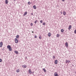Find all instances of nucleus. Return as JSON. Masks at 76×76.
<instances>
[{
  "mask_svg": "<svg viewBox=\"0 0 76 76\" xmlns=\"http://www.w3.org/2000/svg\"><path fill=\"white\" fill-rule=\"evenodd\" d=\"M7 48L9 49V51H12V48L10 47V45H8L7 46Z\"/></svg>",
  "mask_w": 76,
  "mask_h": 76,
  "instance_id": "obj_1",
  "label": "nucleus"
},
{
  "mask_svg": "<svg viewBox=\"0 0 76 76\" xmlns=\"http://www.w3.org/2000/svg\"><path fill=\"white\" fill-rule=\"evenodd\" d=\"M15 43H18V40L16 38L15 39Z\"/></svg>",
  "mask_w": 76,
  "mask_h": 76,
  "instance_id": "obj_2",
  "label": "nucleus"
},
{
  "mask_svg": "<svg viewBox=\"0 0 76 76\" xmlns=\"http://www.w3.org/2000/svg\"><path fill=\"white\" fill-rule=\"evenodd\" d=\"M48 37H51V33L49 32V33H48Z\"/></svg>",
  "mask_w": 76,
  "mask_h": 76,
  "instance_id": "obj_3",
  "label": "nucleus"
},
{
  "mask_svg": "<svg viewBox=\"0 0 76 76\" xmlns=\"http://www.w3.org/2000/svg\"><path fill=\"white\" fill-rule=\"evenodd\" d=\"M3 46V42H1L0 43V47H2Z\"/></svg>",
  "mask_w": 76,
  "mask_h": 76,
  "instance_id": "obj_4",
  "label": "nucleus"
},
{
  "mask_svg": "<svg viewBox=\"0 0 76 76\" xmlns=\"http://www.w3.org/2000/svg\"><path fill=\"white\" fill-rule=\"evenodd\" d=\"M22 67H23V68H26L27 67V66H26V65H23L22 66Z\"/></svg>",
  "mask_w": 76,
  "mask_h": 76,
  "instance_id": "obj_5",
  "label": "nucleus"
},
{
  "mask_svg": "<svg viewBox=\"0 0 76 76\" xmlns=\"http://www.w3.org/2000/svg\"><path fill=\"white\" fill-rule=\"evenodd\" d=\"M57 63H58V61H57V60H56L55 61V64H57Z\"/></svg>",
  "mask_w": 76,
  "mask_h": 76,
  "instance_id": "obj_6",
  "label": "nucleus"
},
{
  "mask_svg": "<svg viewBox=\"0 0 76 76\" xmlns=\"http://www.w3.org/2000/svg\"><path fill=\"white\" fill-rule=\"evenodd\" d=\"M28 72L29 73H30V74L32 73V71H31V69H29L28 70Z\"/></svg>",
  "mask_w": 76,
  "mask_h": 76,
  "instance_id": "obj_7",
  "label": "nucleus"
},
{
  "mask_svg": "<svg viewBox=\"0 0 76 76\" xmlns=\"http://www.w3.org/2000/svg\"><path fill=\"white\" fill-rule=\"evenodd\" d=\"M65 45L66 47H68V43H67V42H66L65 43Z\"/></svg>",
  "mask_w": 76,
  "mask_h": 76,
  "instance_id": "obj_8",
  "label": "nucleus"
},
{
  "mask_svg": "<svg viewBox=\"0 0 76 76\" xmlns=\"http://www.w3.org/2000/svg\"><path fill=\"white\" fill-rule=\"evenodd\" d=\"M72 28V26L71 25H70L69 26V28H68V29L69 30H70V29H71Z\"/></svg>",
  "mask_w": 76,
  "mask_h": 76,
  "instance_id": "obj_9",
  "label": "nucleus"
},
{
  "mask_svg": "<svg viewBox=\"0 0 76 76\" xmlns=\"http://www.w3.org/2000/svg\"><path fill=\"white\" fill-rule=\"evenodd\" d=\"M63 14L64 15V16L66 15V12L65 11H64L63 12Z\"/></svg>",
  "mask_w": 76,
  "mask_h": 76,
  "instance_id": "obj_10",
  "label": "nucleus"
},
{
  "mask_svg": "<svg viewBox=\"0 0 76 76\" xmlns=\"http://www.w3.org/2000/svg\"><path fill=\"white\" fill-rule=\"evenodd\" d=\"M66 63H70V61L66 60Z\"/></svg>",
  "mask_w": 76,
  "mask_h": 76,
  "instance_id": "obj_11",
  "label": "nucleus"
},
{
  "mask_svg": "<svg viewBox=\"0 0 76 76\" xmlns=\"http://www.w3.org/2000/svg\"><path fill=\"white\" fill-rule=\"evenodd\" d=\"M33 8L34 9H37V7H36V5H34L33 6Z\"/></svg>",
  "mask_w": 76,
  "mask_h": 76,
  "instance_id": "obj_12",
  "label": "nucleus"
},
{
  "mask_svg": "<svg viewBox=\"0 0 76 76\" xmlns=\"http://www.w3.org/2000/svg\"><path fill=\"white\" fill-rule=\"evenodd\" d=\"M16 72L17 73H19V72H20V70L19 69H18L16 70Z\"/></svg>",
  "mask_w": 76,
  "mask_h": 76,
  "instance_id": "obj_13",
  "label": "nucleus"
},
{
  "mask_svg": "<svg viewBox=\"0 0 76 76\" xmlns=\"http://www.w3.org/2000/svg\"><path fill=\"white\" fill-rule=\"evenodd\" d=\"M5 2L6 4H8V2L7 0H5Z\"/></svg>",
  "mask_w": 76,
  "mask_h": 76,
  "instance_id": "obj_14",
  "label": "nucleus"
},
{
  "mask_svg": "<svg viewBox=\"0 0 76 76\" xmlns=\"http://www.w3.org/2000/svg\"><path fill=\"white\" fill-rule=\"evenodd\" d=\"M27 14V12H25L23 14V16H25Z\"/></svg>",
  "mask_w": 76,
  "mask_h": 76,
  "instance_id": "obj_15",
  "label": "nucleus"
},
{
  "mask_svg": "<svg viewBox=\"0 0 76 76\" xmlns=\"http://www.w3.org/2000/svg\"><path fill=\"white\" fill-rule=\"evenodd\" d=\"M16 39L17 38V39H18L19 38V35H17L16 36Z\"/></svg>",
  "mask_w": 76,
  "mask_h": 76,
  "instance_id": "obj_16",
  "label": "nucleus"
},
{
  "mask_svg": "<svg viewBox=\"0 0 76 76\" xmlns=\"http://www.w3.org/2000/svg\"><path fill=\"white\" fill-rule=\"evenodd\" d=\"M56 37H57L58 38H59V37H60V35H59V34H58L57 35H56Z\"/></svg>",
  "mask_w": 76,
  "mask_h": 76,
  "instance_id": "obj_17",
  "label": "nucleus"
},
{
  "mask_svg": "<svg viewBox=\"0 0 76 76\" xmlns=\"http://www.w3.org/2000/svg\"><path fill=\"white\" fill-rule=\"evenodd\" d=\"M15 54H18V51H15Z\"/></svg>",
  "mask_w": 76,
  "mask_h": 76,
  "instance_id": "obj_18",
  "label": "nucleus"
},
{
  "mask_svg": "<svg viewBox=\"0 0 76 76\" xmlns=\"http://www.w3.org/2000/svg\"><path fill=\"white\" fill-rule=\"evenodd\" d=\"M61 32H64V30L63 29H62L61 30Z\"/></svg>",
  "mask_w": 76,
  "mask_h": 76,
  "instance_id": "obj_19",
  "label": "nucleus"
},
{
  "mask_svg": "<svg viewBox=\"0 0 76 76\" xmlns=\"http://www.w3.org/2000/svg\"><path fill=\"white\" fill-rule=\"evenodd\" d=\"M43 70H44V72H46V70H45V68H43Z\"/></svg>",
  "mask_w": 76,
  "mask_h": 76,
  "instance_id": "obj_20",
  "label": "nucleus"
},
{
  "mask_svg": "<svg viewBox=\"0 0 76 76\" xmlns=\"http://www.w3.org/2000/svg\"><path fill=\"white\" fill-rule=\"evenodd\" d=\"M42 25H46L45 23L44 22V23H42Z\"/></svg>",
  "mask_w": 76,
  "mask_h": 76,
  "instance_id": "obj_21",
  "label": "nucleus"
},
{
  "mask_svg": "<svg viewBox=\"0 0 76 76\" xmlns=\"http://www.w3.org/2000/svg\"><path fill=\"white\" fill-rule=\"evenodd\" d=\"M37 22H38V20H37L34 22V23H37Z\"/></svg>",
  "mask_w": 76,
  "mask_h": 76,
  "instance_id": "obj_22",
  "label": "nucleus"
},
{
  "mask_svg": "<svg viewBox=\"0 0 76 76\" xmlns=\"http://www.w3.org/2000/svg\"><path fill=\"white\" fill-rule=\"evenodd\" d=\"M42 22H43V21H42V20H41L40 21V23H42Z\"/></svg>",
  "mask_w": 76,
  "mask_h": 76,
  "instance_id": "obj_23",
  "label": "nucleus"
},
{
  "mask_svg": "<svg viewBox=\"0 0 76 76\" xmlns=\"http://www.w3.org/2000/svg\"><path fill=\"white\" fill-rule=\"evenodd\" d=\"M37 35L34 36V38H37Z\"/></svg>",
  "mask_w": 76,
  "mask_h": 76,
  "instance_id": "obj_24",
  "label": "nucleus"
},
{
  "mask_svg": "<svg viewBox=\"0 0 76 76\" xmlns=\"http://www.w3.org/2000/svg\"><path fill=\"white\" fill-rule=\"evenodd\" d=\"M28 4H29V5H30V4H31V3H30V2H28Z\"/></svg>",
  "mask_w": 76,
  "mask_h": 76,
  "instance_id": "obj_25",
  "label": "nucleus"
},
{
  "mask_svg": "<svg viewBox=\"0 0 76 76\" xmlns=\"http://www.w3.org/2000/svg\"><path fill=\"white\" fill-rule=\"evenodd\" d=\"M2 62V59H0V62Z\"/></svg>",
  "mask_w": 76,
  "mask_h": 76,
  "instance_id": "obj_26",
  "label": "nucleus"
},
{
  "mask_svg": "<svg viewBox=\"0 0 76 76\" xmlns=\"http://www.w3.org/2000/svg\"><path fill=\"white\" fill-rule=\"evenodd\" d=\"M30 25H31V26H33V24L32 23H31L30 24Z\"/></svg>",
  "mask_w": 76,
  "mask_h": 76,
  "instance_id": "obj_27",
  "label": "nucleus"
},
{
  "mask_svg": "<svg viewBox=\"0 0 76 76\" xmlns=\"http://www.w3.org/2000/svg\"><path fill=\"white\" fill-rule=\"evenodd\" d=\"M39 39H41L42 38L41 37V36H39Z\"/></svg>",
  "mask_w": 76,
  "mask_h": 76,
  "instance_id": "obj_28",
  "label": "nucleus"
},
{
  "mask_svg": "<svg viewBox=\"0 0 76 76\" xmlns=\"http://www.w3.org/2000/svg\"><path fill=\"white\" fill-rule=\"evenodd\" d=\"M56 58V57H55V56H53V58L54 59V58Z\"/></svg>",
  "mask_w": 76,
  "mask_h": 76,
  "instance_id": "obj_29",
  "label": "nucleus"
},
{
  "mask_svg": "<svg viewBox=\"0 0 76 76\" xmlns=\"http://www.w3.org/2000/svg\"><path fill=\"white\" fill-rule=\"evenodd\" d=\"M74 33L75 34H76V30H75V31H74Z\"/></svg>",
  "mask_w": 76,
  "mask_h": 76,
  "instance_id": "obj_30",
  "label": "nucleus"
},
{
  "mask_svg": "<svg viewBox=\"0 0 76 76\" xmlns=\"http://www.w3.org/2000/svg\"><path fill=\"white\" fill-rule=\"evenodd\" d=\"M31 15H33V13H31Z\"/></svg>",
  "mask_w": 76,
  "mask_h": 76,
  "instance_id": "obj_31",
  "label": "nucleus"
},
{
  "mask_svg": "<svg viewBox=\"0 0 76 76\" xmlns=\"http://www.w3.org/2000/svg\"><path fill=\"white\" fill-rule=\"evenodd\" d=\"M64 0H62V1H64Z\"/></svg>",
  "mask_w": 76,
  "mask_h": 76,
  "instance_id": "obj_32",
  "label": "nucleus"
},
{
  "mask_svg": "<svg viewBox=\"0 0 76 76\" xmlns=\"http://www.w3.org/2000/svg\"><path fill=\"white\" fill-rule=\"evenodd\" d=\"M32 33H34V31H32Z\"/></svg>",
  "mask_w": 76,
  "mask_h": 76,
  "instance_id": "obj_33",
  "label": "nucleus"
},
{
  "mask_svg": "<svg viewBox=\"0 0 76 76\" xmlns=\"http://www.w3.org/2000/svg\"><path fill=\"white\" fill-rule=\"evenodd\" d=\"M62 12H61V14H62Z\"/></svg>",
  "mask_w": 76,
  "mask_h": 76,
  "instance_id": "obj_34",
  "label": "nucleus"
},
{
  "mask_svg": "<svg viewBox=\"0 0 76 76\" xmlns=\"http://www.w3.org/2000/svg\"><path fill=\"white\" fill-rule=\"evenodd\" d=\"M14 0V1H16V0Z\"/></svg>",
  "mask_w": 76,
  "mask_h": 76,
  "instance_id": "obj_35",
  "label": "nucleus"
}]
</instances>
